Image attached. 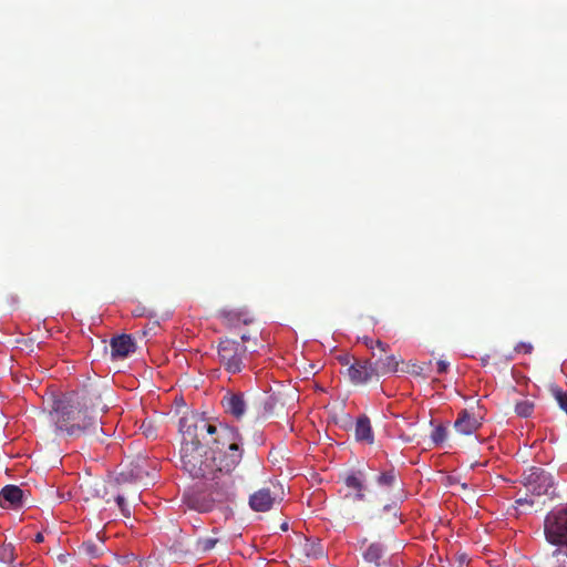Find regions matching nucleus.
<instances>
[{
    "mask_svg": "<svg viewBox=\"0 0 567 567\" xmlns=\"http://www.w3.org/2000/svg\"><path fill=\"white\" fill-rule=\"evenodd\" d=\"M107 410L96 391L82 390L55 400L52 419L58 431L79 437L97 427V414Z\"/></svg>",
    "mask_w": 567,
    "mask_h": 567,
    "instance_id": "nucleus-1",
    "label": "nucleus"
},
{
    "mask_svg": "<svg viewBox=\"0 0 567 567\" xmlns=\"http://www.w3.org/2000/svg\"><path fill=\"white\" fill-rule=\"evenodd\" d=\"M212 445V453L216 456L218 480L234 481L231 474L241 462L244 452L240 433L235 427L221 426Z\"/></svg>",
    "mask_w": 567,
    "mask_h": 567,
    "instance_id": "nucleus-2",
    "label": "nucleus"
},
{
    "mask_svg": "<svg viewBox=\"0 0 567 567\" xmlns=\"http://www.w3.org/2000/svg\"><path fill=\"white\" fill-rule=\"evenodd\" d=\"M205 488H194L184 493V504L193 511L208 513L234 496L235 481L205 480Z\"/></svg>",
    "mask_w": 567,
    "mask_h": 567,
    "instance_id": "nucleus-3",
    "label": "nucleus"
},
{
    "mask_svg": "<svg viewBox=\"0 0 567 567\" xmlns=\"http://www.w3.org/2000/svg\"><path fill=\"white\" fill-rule=\"evenodd\" d=\"M182 467L193 478L216 480V456L208 452L204 445L195 443H182Z\"/></svg>",
    "mask_w": 567,
    "mask_h": 567,
    "instance_id": "nucleus-4",
    "label": "nucleus"
},
{
    "mask_svg": "<svg viewBox=\"0 0 567 567\" xmlns=\"http://www.w3.org/2000/svg\"><path fill=\"white\" fill-rule=\"evenodd\" d=\"M251 333H240V341L223 338L217 346V360L220 367L229 374L240 373L248 359V343L255 340Z\"/></svg>",
    "mask_w": 567,
    "mask_h": 567,
    "instance_id": "nucleus-5",
    "label": "nucleus"
},
{
    "mask_svg": "<svg viewBox=\"0 0 567 567\" xmlns=\"http://www.w3.org/2000/svg\"><path fill=\"white\" fill-rule=\"evenodd\" d=\"M226 424H213L202 415L190 413L179 420V431L183 435L182 443H195L196 445H212L218 436V431Z\"/></svg>",
    "mask_w": 567,
    "mask_h": 567,
    "instance_id": "nucleus-6",
    "label": "nucleus"
},
{
    "mask_svg": "<svg viewBox=\"0 0 567 567\" xmlns=\"http://www.w3.org/2000/svg\"><path fill=\"white\" fill-rule=\"evenodd\" d=\"M545 539L554 546L567 547V505L553 508L544 519Z\"/></svg>",
    "mask_w": 567,
    "mask_h": 567,
    "instance_id": "nucleus-7",
    "label": "nucleus"
},
{
    "mask_svg": "<svg viewBox=\"0 0 567 567\" xmlns=\"http://www.w3.org/2000/svg\"><path fill=\"white\" fill-rule=\"evenodd\" d=\"M522 482L528 493L533 496L555 495V480L553 475L542 467H529L522 475Z\"/></svg>",
    "mask_w": 567,
    "mask_h": 567,
    "instance_id": "nucleus-8",
    "label": "nucleus"
},
{
    "mask_svg": "<svg viewBox=\"0 0 567 567\" xmlns=\"http://www.w3.org/2000/svg\"><path fill=\"white\" fill-rule=\"evenodd\" d=\"M347 375L353 385H363L373 379L378 380V369L369 360H354L347 368Z\"/></svg>",
    "mask_w": 567,
    "mask_h": 567,
    "instance_id": "nucleus-9",
    "label": "nucleus"
},
{
    "mask_svg": "<svg viewBox=\"0 0 567 567\" xmlns=\"http://www.w3.org/2000/svg\"><path fill=\"white\" fill-rule=\"evenodd\" d=\"M217 317L228 329H237L240 326H250L255 318L246 308L239 309H220Z\"/></svg>",
    "mask_w": 567,
    "mask_h": 567,
    "instance_id": "nucleus-10",
    "label": "nucleus"
},
{
    "mask_svg": "<svg viewBox=\"0 0 567 567\" xmlns=\"http://www.w3.org/2000/svg\"><path fill=\"white\" fill-rule=\"evenodd\" d=\"M221 404L225 412L237 420L243 419L250 406V403L245 399L244 393L235 392H227L223 398Z\"/></svg>",
    "mask_w": 567,
    "mask_h": 567,
    "instance_id": "nucleus-11",
    "label": "nucleus"
},
{
    "mask_svg": "<svg viewBox=\"0 0 567 567\" xmlns=\"http://www.w3.org/2000/svg\"><path fill=\"white\" fill-rule=\"evenodd\" d=\"M344 485L350 492L344 494L346 499L364 501L365 497V478L362 472H351L343 478Z\"/></svg>",
    "mask_w": 567,
    "mask_h": 567,
    "instance_id": "nucleus-12",
    "label": "nucleus"
},
{
    "mask_svg": "<svg viewBox=\"0 0 567 567\" xmlns=\"http://www.w3.org/2000/svg\"><path fill=\"white\" fill-rule=\"evenodd\" d=\"M481 425V419L467 410H462L454 422L455 431L462 435L474 434Z\"/></svg>",
    "mask_w": 567,
    "mask_h": 567,
    "instance_id": "nucleus-13",
    "label": "nucleus"
},
{
    "mask_svg": "<svg viewBox=\"0 0 567 567\" xmlns=\"http://www.w3.org/2000/svg\"><path fill=\"white\" fill-rule=\"evenodd\" d=\"M363 559L369 564L381 566V560L385 555V547L380 542L369 543L367 538L360 540L359 547Z\"/></svg>",
    "mask_w": 567,
    "mask_h": 567,
    "instance_id": "nucleus-14",
    "label": "nucleus"
},
{
    "mask_svg": "<svg viewBox=\"0 0 567 567\" xmlns=\"http://www.w3.org/2000/svg\"><path fill=\"white\" fill-rule=\"evenodd\" d=\"M110 346L113 358H125L135 351V343L128 334L112 338Z\"/></svg>",
    "mask_w": 567,
    "mask_h": 567,
    "instance_id": "nucleus-15",
    "label": "nucleus"
},
{
    "mask_svg": "<svg viewBox=\"0 0 567 567\" xmlns=\"http://www.w3.org/2000/svg\"><path fill=\"white\" fill-rule=\"evenodd\" d=\"M275 502L269 488H260L249 497V505L255 512H267L271 509Z\"/></svg>",
    "mask_w": 567,
    "mask_h": 567,
    "instance_id": "nucleus-16",
    "label": "nucleus"
},
{
    "mask_svg": "<svg viewBox=\"0 0 567 567\" xmlns=\"http://www.w3.org/2000/svg\"><path fill=\"white\" fill-rule=\"evenodd\" d=\"M23 491L17 485H7L0 492L2 507H19L22 504Z\"/></svg>",
    "mask_w": 567,
    "mask_h": 567,
    "instance_id": "nucleus-17",
    "label": "nucleus"
},
{
    "mask_svg": "<svg viewBox=\"0 0 567 567\" xmlns=\"http://www.w3.org/2000/svg\"><path fill=\"white\" fill-rule=\"evenodd\" d=\"M355 440L367 444H373L374 435L370 419L367 415H360L355 422L354 429Z\"/></svg>",
    "mask_w": 567,
    "mask_h": 567,
    "instance_id": "nucleus-18",
    "label": "nucleus"
},
{
    "mask_svg": "<svg viewBox=\"0 0 567 567\" xmlns=\"http://www.w3.org/2000/svg\"><path fill=\"white\" fill-rule=\"evenodd\" d=\"M401 360L395 355H386L385 358L379 359L373 363L374 369H378V377L380 374L395 373L398 371Z\"/></svg>",
    "mask_w": 567,
    "mask_h": 567,
    "instance_id": "nucleus-19",
    "label": "nucleus"
},
{
    "mask_svg": "<svg viewBox=\"0 0 567 567\" xmlns=\"http://www.w3.org/2000/svg\"><path fill=\"white\" fill-rule=\"evenodd\" d=\"M377 483L381 487L393 488L398 485V477L394 470L382 472L377 477Z\"/></svg>",
    "mask_w": 567,
    "mask_h": 567,
    "instance_id": "nucleus-20",
    "label": "nucleus"
},
{
    "mask_svg": "<svg viewBox=\"0 0 567 567\" xmlns=\"http://www.w3.org/2000/svg\"><path fill=\"white\" fill-rule=\"evenodd\" d=\"M549 391L558 403L559 408L567 414V392H565L557 384H550Z\"/></svg>",
    "mask_w": 567,
    "mask_h": 567,
    "instance_id": "nucleus-21",
    "label": "nucleus"
},
{
    "mask_svg": "<svg viewBox=\"0 0 567 567\" xmlns=\"http://www.w3.org/2000/svg\"><path fill=\"white\" fill-rule=\"evenodd\" d=\"M534 408V402L529 400H523L516 403L515 412L518 416L528 417L532 415Z\"/></svg>",
    "mask_w": 567,
    "mask_h": 567,
    "instance_id": "nucleus-22",
    "label": "nucleus"
},
{
    "mask_svg": "<svg viewBox=\"0 0 567 567\" xmlns=\"http://www.w3.org/2000/svg\"><path fill=\"white\" fill-rule=\"evenodd\" d=\"M16 559L14 548L12 545H4L0 548V560L7 564L13 563Z\"/></svg>",
    "mask_w": 567,
    "mask_h": 567,
    "instance_id": "nucleus-23",
    "label": "nucleus"
},
{
    "mask_svg": "<svg viewBox=\"0 0 567 567\" xmlns=\"http://www.w3.org/2000/svg\"><path fill=\"white\" fill-rule=\"evenodd\" d=\"M516 508H524L525 511L532 509L535 505V498L534 496H529L526 494L525 496H520L515 499Z\"/></svg>",
    "mask_w": 567,
    "mask_h": 567,
    "instance_id": "nucleus-24",
    "label": "nucleus"
},
{
    "mask_svg": "<svg viewBox=\"0 0 567 567\" xmlns=\"http://www.w3.org/2000/svg\"><path fill=\"white\" fill-rule=\"evenodd\" d=\"M431 439H432L433 443L436 445L443 443L446 439L445 426H443V425L436 426L431 434Z\"/></svg>",
    "mask_w": 567,
    "mask_h": 567,
    "instance_id": "nucleus-25",
    "label": "nucleus"
},
{
    "mask_svg": "<svg viewBox=\"0 0 567 567\" xmlns=\"http://www.w3.org/2000/svg\"><path fill=\"white\" fill-rule=\"evenodd\" d=\"M306 550H307L308 556H313V557H319V556H322V554H323V548H322L321 544L316 543V542L307 544Z\"/></svg>",
    "mask_w": 567,
    "mask_h": 567,
    "instance_id": "nucleus-26",
    "label": "nucleus"
},
{
    "mask_svg": "<svg viewBox=\"0 0 567 567\" xmlns=\"http://www.w3.org/2000/svg\"><path fill=\"white\" fill-rule=\"evenodd\" d=\"M514 350H515V352H517V353L523 352V353H525V354H530V353L533 352V350H534V347H533V344H532V343H529V342H524V341H522V342H518V343L515 346Z\"/></svg>",
    "mask_w": 567,
    "mask_h": 567,
    "instance_id": "nucleus-27",
    "label": "nucleus"
},
{
    "mask_svg": "<svg viewBox=\"0 0 567 567\" xmlns=\"http://www.w3.org/2000/svg\"><path fill=\"white\" fill-rule=\"evenodd\" d=\"M217 542L218 540L216 538H210V537L204 538L199 542L200 549L203 551H209L215 547Z\"/></svg>",
    "mask_w": 567,
    "mask_h": 567,
    "instance_id": "nucleus-28",
    "label": "nucleus"
},
{
    "mask_svg": "<svg viewBox=\"0 0 567 567\" xmlns=\"http://www.w3.org/2000/svg\"><path fill=\"white\" fill-rule=\"evenodd\" d=\"M383 511L385 512H391L392 514V520L395 522L398 519V511H396V506L395 504H391V505H385L383 507Z\"/></svg>",
    "mask_w": 567,
    "mask_h": 567,
    "instance_id": "nucleus-29",
    "label": "nucleus"
},
{
    "mask_svg": "<svg viewBox=\"0 0 567 567\" xmlns=\"http://www.w3.org/2000/svg\"><path fill=\"white\" fill-rule=\"evenodd\" d=\"M338 360H339V362H340L342 365H346V367H349L350 364H352V362H351V358H350V355H348V354L339 355V357H338Z\"/></svg>",
    "mask_w": 567,
    "mask_h": 567,
    "instance_id": "nucleus-30",
    "label": "nucleus"
},
{
    "mask_svg": "<svg viewBox=\"0 0 567 567\" xmlns=\"http://www.w3.org/2000/svg\"><path fill=\"white\" fill-rule=\"evenodd\" d=\"M447 368H449V363L443 361V360H440L437 361V372L439 373H445L447 371Z\"/></svg>",
    "mask_w": 567,
    "mask_h": 567,
    "instance_id": "nucleus-31",
    "label": "nucleus"
},
{
    "mask_svg": "<svg viewBox=\"0 0 567 567\" xmlns=\"http://www.w3.org/2000/svg\"><path fill=\"white\" fill-rule=\"evenodd\" d=\"M120 509L122 511V513H125L126 508H125V499L122 495H117L116 498H115Z\"/></svg>",
    "mask_w": 567,
    "mask_h": 567,
    "instance_id": "nucleus-32",
    "label": "nucleus"
},
{
    "mask_svg": "<svg viewBox=\"0 0 567 567\" xmlns=\"http://www.w3.org/2000/svg\"><path fill=\"white\" fill-rule=\"evenodd\" d=\"M374 343H375V347L379 348L382 352L386 351V348H388L386 343H384L380 340H377Z\"/></svg>",
    "mask_w": 567,
    "mask_h": 567,
    "instance_id": "nucleus-33",
    "label": "nucleus"
},
{
    "mask_svg": "<svg viewBox=\"0 0 567 567\" xmlns=\"http://www.w3.org/2000/svg\"><path fill=\"white\" fill-rule=\"evenodd\" d=\"M35 543H42L43 542V535L41 533H38L34 537Z\"/></svg>",
    "mask_w": 567,
    "mask_h": 567,
    "instance_id": "nucleus-34",
    "label": "nucleus"
},
{
    "mask_svg": "<svg viewBox=\"0 0 567 567\" xmlns=\"http://www.w3.org/2000/svg\"><path fill=\"white\" fill-rule=\"evenodd\" d=\"M267 414H268V413H267V411H266V410H265L264 412H258V413H257V415H258V416H264V417H265Z\"/></svg>",
    "mask_w": 567,
    "mask_h": 567,
    "instance_id": "nucleus-35",
    "label": "nucleus"
},
{
    "mask_svg": "<svg viewBox=\"0 0 567 567\" xmlns=\"http://www.w3.org/2000/svg\"><path fill=\"white\" fill-rule=\"evenodd\" d=\"M281 528H282L284 530H286V529L288 528L287 523L282 524Z\"/></svg>",
    "mask_w": 567,
    "mask_h": 567,
    "instance_id": "nucleus-36",
    "label": "nucleus"
},
{
    "mask_svg": "<svg viewBox=\"0 0 567 567\" xmlns=\"http://www.w3.org/2000/svg\"><path fill=\"white\" fill-rule=\"evenodd\" d=\"M482 362L485 365L487 361H486V359H482Z\"/></svg>",
    "mask_w": 567,
    "mask_h": 567,
    "instance_id": "nucleus-37",
    "label": "nucleus"
},
{
    "mask_svg": "<svg viewBox=\"0 0 567 567\" xmlns=\"http://www.w3.org/2000/svg\"><path fill=\"white\" fill-rule=\"evenodd\" d=\"M557 567H565L564 565H558Z\"/></svg>",
    "mask_w": 567,
    "mask_h": 567,
    "instance_id": "nucleus-38",
    "label": "nucleus"
}]
</instances>
